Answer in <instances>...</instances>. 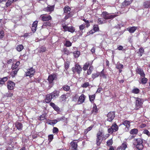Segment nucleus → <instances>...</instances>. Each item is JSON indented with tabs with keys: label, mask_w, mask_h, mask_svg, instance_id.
I'll list each match as a JSON object with an SVG mask.
<instances>
[{
	"label": "nucleus",
	"mask_w": 150,
	"mask_h": 150,
	"mask_svg": "<svg viewBox=\"0 0 150 150\" xmlns=\"http://www.w3.org/2000/svg\"><path fill=\"white\" fill-rule=\"evenodd\" d=\"M59 96V92L54 91L51 93L47 95L45 99V102L47 103L50 102L52 98H56Z\"/></svg>",
	"instance_id": "f257e3e1"
},
{
	"label": "nucleus",
	"mask_w": 150,
	"mask_h": 150,
	"mask_svg": "<svg viewBox=\"0 0 150 150\" xmlns=\"http://www.w3.org/2000/svg\"><path fill=\"white\" fill-rule=\"evenodd\" d=\"M143 140L141 138L135 139L133 142V144L136 148L139 150H142L143 148Z\"/></svg>",
	"instance_id": "f03ea898"
},
{
	"label": "nucleus",
	"mask_w": 150,
	"mask_h": 150,
	"mask_svg": "<svg viewBox=\"0 0 150 150\" xmlns=\"http://www.w3.org/2000/svg\"><path fill=\"white\" fill-rule=\"evenodd\" d=\"M64 14L65 15V19H67L69 17H71L72 15L71 14L70 12L71 8L68 6H65L64 9Z\"/></svg>",
	"instance_id": "7ed1b4c3"
},
{
	"label": "nucleus",
	"mask_w": 150,
	"mask_h": 150,
	"mask_svg": "<svg viewBox=\"0 0 150 150\" xmlns=\"http://www.w3.org/2000/svg\"><path fill=\"white\" fill-rule=\"evenodd\" d=\"M103 134L101 132H99L97 134L96 144L97 145L99 146L102 141Z\"/></svg>",
	"instance_id": "20e7f679"
},
{
	"label": "nucleus",
	"mask_w": 150,
	"mask_h": 150,
	"mask_svg": "<svg viewBox=\"0 0 150 150\" xmlns=\"http://www.w3.org/2000/svg\"><path fill=\"white\" fill-rule=\"evenodd\" d=\"M118 129V127L116 124H113L112 125L111 127L108 129V133L112 134L113 132L117 131Z\"/></svg>",
	"instance_id": "39448f33"
},
{
	"label": "nucleus",
	"mask_w": 150,
	"mask_h": 150,
	"mask_svg": "<svg viewBox=\"0 0 150 150\" xmlns=\"http://www.w3.org/2000/svg\"><path fill=\"white\" fill-rule=\"evenodd\" d=\"M72 71L74 73L77 72L78 74H79L82 71V68L79 64H76L74 68H72Z\"/></svg>",
	"instance_id": "423d86ee"
},
{
	"label": "nucleus",
	"mask_w": 150,
	"mask_h": 150,
	"mask_svg": "<svg viewBox=\"0 0 150 150\" xmlns=\"http://www.w3.org/2000/svg\"><path fill=\"white\" fill-rule=\"evenodd\" d=\"M35 72V69L31 67L28 70V71L25 73L26 76H29L30 77H32Z\"/></svg>",
	"instance_id": "0eeeda50"
},
{
	"label": "nucleus",
	"mask_w": 150,
	"mask_h": 150,
	"mask_svg": "<svg viewBox=\"0 0 150 150\" xmlns=\"http://www.w3.org/2000/svg\"><path fill=\"white\" fill-rule=\"evenodd\" d=\"M115 112H110L107 115V120L109 122L111 121L114 118Z\"/></svg>",
	"instance_id": "6e6552de"
},
{
	"label": "nucleus",
	"mask_w": 150,
	"mask_h": 150,
	"mask_svg": "<svg viewBox=\"0 0 150 150\" xmlns=\"http://www.w3.org/2000/svg\"><path fill=\"white\" fill-rule=\"evenodd\" d=\"M7 88L8 90H12L15 86V83L13 82L9 81L7 82Z\"/></svg>",
	"instance_id": "1a4fd4ad"
},
{
	"label": "nucleus",
	"mask_w": 150,
	"mask_h": 150,
	"mask_svg": "<svg viewBox=\"0 0 150 150\" xmlns=\"http://www.w3.org/2000/svg\"><path fill=\"white\" fill-rule=\"evenodd\" d=\"M136 98V106L137 107H139L142 105V99L139 98Z\"/></svg>",
	"instance_id": "9d476101"
},
{
	"label": "nucleus",
	"mask_w": 150,
	"mask_h": 150,
	"mask_svg": "<svg viewBox=\"0 0 150 150\" xmlns=\"http://www.w3.org/2000/svg\"><path fill=\"white\" fill-rule=\"evenodd\" d=\"M56 78V76L55 74L50 75L48 78V80L50 83H52L53 80Z\"/></svg>",
	"instance_id": "9b49d317"
},
{
	"label": "nucleus",
	"mask_w": 150,
	"mask_h": 150,
	"mask_svg": "<svg viewBox=\"0 0 150 150\" xmlns=\"http://www.w3.org/2000/svg\"><path fill=\"white\" fill-rule=\"evenodd\" d=\"M132 1V0H125L122 4V7H125L128 6L131 3Z\"/></svg>",
	"instance_id": "f8f14e48"
},
{
	"label": "nucleus",
	"mask_w": 150,
	"mask_h": 150,
	"mask_svg": "<svg viewBox=\"0 0 150 150\" xmlns=\"http://www.w3.org/2000/svg\"><path fill=\"white\" fill-rule=\"evenodd\" d=\"M85 99L84 95L82 94L79 97L78 100V103L79 104H81L84 102Z\"/></svg>",
	"instance_id": "ddd939ff"
},
{
	"label": "nucleus",
	"mask_w": 150,
	"mask_h": 150,
	"mask_svg": "<svg viewBox=\"0 0 150 150\" xmlns=\"http://www.w3.org/2000/svg\"><path fill=\"white\" fill-rule=\"evenodd\" d=\"M38 23V21H35L33 23L31 28V30L33 32H35L36 30Z\"/></svg>",
	"instance_id": "4468645a"
},
{
	"label": "nucleus",
	"mask_w": 150,
	"mask_h": 150,
	"mask_svg": "<svg viewBox=\"0 0 150 150\" xmlns=\"http://www.w3.org/2000/svg\"><path fill=\"white\" fill-rule=\"evenodd\" d=\"M54 6H48L44 8V10L47 12H51L54 10Z\"/></svg>",
	"instance_id": "2eb2a0df"
},
{
	"label": "nucleus",
	"mask_w": 150,
	"mask_h": 150,
	"mask_svg": "<svg viewBox=\"0 0 150 150\" xmlns=\"http://www.w3.org/2000/svg\"><path fill=\"white\" fill-rule=\"evenodd\" d=\"M52 18L51 16H44L42 17V20L43 21H48L49 20L51 19Z\"/></svg>",
	"instance_id": "dca6fc26"
},
{
	"label": "nucleus",
	"mask_w": 150,
	"mask_h": 150,
	"mask_svg": "<svg viewBox=\"0 0 150 150\" xmlns=\"http://www.w3.org/2000/svg\"><path fill=\"white\" fill-rule=\"evenodd\" d=\"M93 62V61H92V62H86L83 66V69L84 71L86 70L89 66H91V65Z\"/></svg>",
	"instance_id": "f3484780"
},
{
	"label": "nucleus",
	"mask_w": 150,
	"mask_h": 150,
	"mask_svg": "<svg viewBox=\"0 0 150 150\" xmlns=\"http://www.w3.org/2000/svg\"><path fill=\"white\" fill-rule=\"evenodd\" d=\"M127 147V144L126 142L123 143L122 145L118 148H117V150H120L121 149L122 150H125Z\"/></svg>",
	"instance_id": "a211bd4d"
},
{
	"label": "nucleus",
	"mask_w": 150,
	"mask_h": 150,
	"mask_svg": "<svg viewBox=\"0 0 150 150\" xmlns=\"http://www.w3.org/2000/svg\"><path fill=\"white\" fill-rule=\"evenodd\" d=\"M16 126L19 130H21L23 128V125L21 123L17 122L16 124Z\"/></svg>",
	"instance_id": "6ab92c4d"
},
{
	"label": "nucleus",
	"mask_w": 150,
	"mask_h": 150,
	"mask_svg": "<svg viewBox=\"0 0 150 150\" xmlns=\"http://www.w3.org/2000/svg\"><path fill=\"white\" fill-rule=\"evenodd\" d=\"M137 72L142 77H144L145 74L144 72L142 69L138 68L137 70Z\"/></svg>",
	"instance_id": "aec40b11"
},
{
	"label": "nucleus",
	"mask_w": 150,
	"mask_h": 150,
	"mask_svg": "<svg viewBox=\"0 0 150 150\" xmlns=\"http://www.w3.org/2000/svg\"><path fill=\"white\" fill-rule=\"evenodd\" d=\"M50 105L52 106L53 108L56 111L59 110V108L55 104L53 103H50Z\"/></svg>",
	"instance_id": "412c9836"
},
{
	"label": "nucleus",
	"mask_w": 150,
	"mask_h": 150,
	"mask_svg": "<svg viewBox=\"0 0 150 150\" xmlns=\"http://www.w3.org/2000/svg\"><path fill=\"white\" fill-rule=\"evenodd\" d=\"M136 28L135 27H129L127 28V30L130 33H133L136 30Z\"/></svg>",
	"instance_id": "4be33fe9"
},
{
	"label": "nucleus",
	"mask_w": 150,
	"mask_h": 150,
	"mask_svg": "<svg viewBox=\"0 0 150 150\" xmlns=\"http://www.w3.org/2000/svg\"><path fill=\"white\" fill-rule=\"evenodd\" d=\"M8 80V77H5L2 78H0V84H3Z\"/></svg>",
	"instance_id": "5701e85b"
},
{
	"label": "nucleus",
	"mask_w": 150,
	"mask_h": 150,
	"mask_svg": "<svg viewBox=\"0 0 150 150\" xmlns=\"http://www.w3.org/2000/svg\"><path fill=\"white\" fill-rule=\"evenodd\" d=\"M122 124L126 127L128 128L130 127V122L128 120H125L123 122Z\"/></svg>",
	"instance_id": "b1692460"
},
{
	"label": "nucleus",
	"mask_w": 150,
	"mask_h": 150,
	"mask_svg": "<svg viewBox=\"0 0 150 150\" xmlns=\"http://www.w3.org/2000/svg\"><path fill=\"white\" fill-rule=\"evenodd\" d=\"M38 52L40 53L43 52H45L46 50V48L45 47L41 46L38 49Z\"/></svg>",
	"instance_id": "393cba45"
},
{
	"label": "nucleus",
	"mask_w": 150,
	"mask_h": 150,
	"mask_svg": "<svg viewBox=\"0 0 150 150\" xmlns=\"http://www.w3.org/2000/svg\"><path fill=\"white\" fill-rule=\"evenodd\" d=\"M76 140L74 141L71 142V148H77V142H75Z\"/></svg>",
	"instance_id": "a878e982"
},
{
	"label": "nucleus",
	"mask_w": 150,
	"mask_h": 150,
	"mask_svg": "<svg viewBox=\"0 0 150 150\" xmlns=\"http://www.w3.org/2000/svg\"><path fill=\"white\" fill-rule=\"evenodd\" d=\"M51 25V24L48 21H45L44 22L43 25L42 26V28H44L45 26H50Z\"/></svg>",
	"instance_id": "bb28decb"
},
{
	"label": "nucleus",
	"mask_w": 150,
	"mask_h": 150,
	"mask_svg": "<svg viewBox=\"0 0 150 150\" xmlns=\"http://www.w3.org/2000/svg\"><path fill=\"white\" fill-rule=\"evenodd\" d=\"M106 23L105 20H104L103 18H99L98 20V23L100 24H104Z\"/></svg>",
	"instance_id": "cd10ccee"
},
{
	"label": "nucleus",
	"mask_w": 150,
	"mask_h": 150,
	"mask_svg": "<svg viewBox=\"0 0 150 150\" xmlns=\"http://www.w3.org/2000/svg\"><path fill=\"white\" fill-rule=\"evenodd\" d=\"M98 111L97 106L95 104L93 105V108L92 110V113H96Z\"/></svg>",
	"instance_id": "c85d7f7f"
},
{
	"label": "nucleus",
	"mask_w": 150,
	"mask_h": 150,
	"mask_svg": "<svg viewBox=\"0 0 150 150\" xmlns=\"http://www.w3.org/2000/svg\"><path fill=\"white\" fill-rule=\"evenodd\" d=\"M116 16V15L114 14H110L108 13V16H107L108 17H107L106 19H113Z\"/></svg>",
	"instance_id": "c756f323"
},
{
	"label": "nucleus",
	"mask_w": 150,
	"mask_h": 150,
	"mask_svg": "<svg viewBox=\"0 0 150 150\" xmlns=\"http://www.w3.org/2000/svg\"><path fill=\"white\" fill-rule=\"evenodd\" d=\"M93 69V67L92 66H90L89 69L88 70L87 74L88 75H90L92 72Z\"/></svg>",
	"instance_id": "7c9ffc66"
},
{
	"label": "nucleus",
	"mask_w": 150,
	"mask_h": 150,
	"mask_svg": "<svg viewBox=\"0 0 150 150\" xmlns=\"http://www.w3.org/2000/svg\"><path fill=\"white\" fill-rule=\"evenodd\" d=\"M144 6L145 8H148L150 7V1H147L144 2Z\"/></svg>",
	"instance_id": "2f4dec72"
},
{
	"label": "nucleus",
	"mask_w": 150,
	"mask_h": 150,
	"mask_svg": "<svg viewBox=\"0 0 150 150\" xmlns=\"http://www.w3.org/2000/svg\"><path fill=\"white\" fill-rule=\"evenodd\" d=\"M73 53L75 58L78 57L80 54V52L79 51H75L73 52Z\"/></svg>",
	"instance_id": "473e14b6"
},
{
	"label": "nucleus",
	"mask_w": 150,
	"mask_h": 150,
	"mask_svg": "<svg viewBox=\"0 0 150 150\" xmlns=\"http://www.w3.org/2000/svg\"><path fill=\"white\" fill-rule=\"evenodd\" d=\"M23 49V46L21 45H18L16 48L18 52L21 51Z\"/></svg>",
	"instance_id": "72a5a7b5"
},
{
	"label": "nucleus",
	"mask_w": 150,
	"mask_h": 150,
	"mask_svg": "<svg viewBox=\"0 0 150 150\" xmlns=\"http://www.w3.org/2000/svg\"><path fill=\"white\" fill-rule=\"evenodd\" d=\"M138 130L137 129H132L130 131V133L132 134H135L138 133Z\"/></svg>",
	"instance_id": "f704fd0d"
},
{
	"label": "nucleus",
	"mask_w": 150,
	"mask_h": 150,
	"mask_svg": "<svg viewBox=\"0 0 150 150\" xmlns=\"http://www.w3.org/2000/svg\"><path fill=\"white\" fill-rule=\"evenodd\" d=\"M58 122L57 120H50L48 122V124L51 125H54Z\"/></svg>",
	"instance_id": "c9c22d12"
},
{
	"label": "nucleus",
	"mask_w": 150,
	"mask_h": 150,
	"mask_svg": "<svg viewBox=\"0 0 150 150\" xmlns=\"http://www.w3.org/2000/svg\"><path fill=\"white\" fill-rule=\"evenodd\" d=\"M100 73L99 72H97L96 73L93 74L92 75V77L93 79L97 78L100 75Z\"/></svg>",
	"instance_id": "e433bc0d"
},
{
	"label": "nucleus",
	"mask_w": 150,
	"mask_h": 150,
	"mask_svg": "<svg viewBox=\"0 0 150 150\" xmlns=\"http://www.w3.org/2000/svg\"><path fill=\"white\" fill-rule=\"evenodd\" d=\"M123 65L120 64L119 63H117L116 65V67L118 69H122L123 68Z\"/></svg>",
	"instance_id": "4c0bfd02"
},
{
	"label": "nucleus",
	"mask_w": 150,
	"mask_h": 150,
	"mask_svg": "<svg viewBox=\"0 0 150 150\" xmlns=\"http://www.w3.org/2000/svg\"><path fill=\"white\" fill-rule=\"evenodd\" d=\"M139 90L137 88H134L132 91V93L135 94H138L139 92Z\"/></svg>",
	"instance_id": "58836bf2"
},
{
	"label": "nucleus",
	"mask_w": 150,
	"mask_h": 150,
	"mask_svg": "<svg viewBox=\"0 0 150 150\" xmlns=\"http://www.w3.org/2000/svg\"><path fill=\"white\" fill-rule=\"evenodd\" d=\"M108 12H104L103 13L102 16L104 19L106 20L107 17H108L107 16H108Z\"/></svg>",
	"instance_id": "ea45409f"
},
{
	"label": "nucleus",
	"mask_w": 150,
	"mask_h": 150,
	"mask_svg": "<svg viewBox=\"0 0 150 150\" xmlns=\"http://www.w3.org/2000/svg\"><path fill=\"white\" fill-rule=\"evenodd\" d=\"M96 96L95 94L89 96V98L90 101L92 102L95 98Z\"/></svg>",
	"instance_id": "a19ab883"
},
{
	"label": "nucleus",
	"mask_w": 150,
	"mask_h": 150,
	"mask_svg": "<svg viewBox=\"0 0 150 150\" xmlns=\"http://www.w3.org/2000/svg\"><path fill=\"white\" fill-rule=\"evenodd\" d=\"M62 52L64 54H66L67 55L71 53L69 51L67 50L66 48H64L62 50Z\"/></svg>",
	"instance_id": "79ce46f5"
},
{
	"label": "nucleus",
	"mask_w": 150,
	"mask_h": 150,
	"mask_svg": "<svg viewBox=\"0 0 150 150\" xmlns=\"http://www.w3.org/2000/svg\"><path fill=\"white\" fill-rule=\"evenodd\" d=\"M62 88L63 89V90L64 91H68L69 90H70V88L69 86L67 85H64V86Z\"/></svg>",
	"instance_id": "37998d69"
},
{
	"label": "nucleus",
	"mask_w": 150,
	"mask_h": 150,
	"mask_svg": "<svg viewBox=\"0 0 150 150\" xmlns=\"http://www.w3.org/2000/svg\"><path fill=\"white\" fill-rule=\"evenodd\" d=\"M13 2V0H8L6 4V6L8 7L10 6Z\"/></svg>",
	"instance_id": "c03bdc74"
},
{
	"label": "nucleus",
	"mask_w": 150,
	"mask_h": 150,
	"mask_svg": "<svg viewBox=\"0 0 150 150\" xmlns=\"http://www.w3.org/2000/svg\"><path fill=\"white\" fill-rule=\"evenodd\" d=\"M141 80V82L142 83L145 84L146 83L147 81V79L146 78L143 77Z\"/></svg>",
	"instance_id": "a18cd8bd"
},
{
	"label": "nucleus",
	"mask_w": 150,
	"mask_h": 150,
	"mask_svg": "<svg viewBox=\"0 0 150 150\" xmlns=\"http://www.w3.org/2000/svg\"><path fill=\"white\" fill-rule=\"evenodd\" d=\"M89 86V83L88 82H85L82 84L81 86L83 88H87Z\"/></svg>",
	"instance_id": "49530a36"
},
{
	"label": "nucleus",
	"mask_w": 150,
	"mask_h": 150,
	"mask_svg": "<svg viewBox=\"0 0 150 150\" xmlns=\"http://www.w3.org/2000/svg\"><path fill=\"white\" fill-rule=\"evenodd\" d=\"M66 99V95H63L60 97V100L62 102L64 101Z\"/></svg>",
	"instance_id": "de8ad7c7"
},
{
	"label": "nucleus",
	"mask_w": 150,
	"mask_h": 150,
	"mask_svg": "<svg viewBox=\"0 0 150 150\" xmlns=\"http://www.w3.org/2000/svg\"><path fill=\"white\" fill-rule=\"evenodd\" d=\"M57 120L58 121V122L63 120L66 121L67 120V118H66L64 117L63 116L62 117L58 118Z\"/></svg>",
	"instance_id": "09e8293b"
},
{
	"label": "nucleus",
	"mask_w": 150,
	"mask_h": 150,
	"mask_svg": "<svg viewBox=\"0 0 150 150\" xmlns=\"http://www.w3.org/2000/svg\"><path fill=\"white\" fill-rule=\"evenodd\" d=\"M18 70V69H15V70L13 71V70L11 72V74L12 76H14L17 73V72Z\"/></svg>",
	"instance_id": "8fccbe9b"
},
{
	"label": "nucleus",
	"mask_w": 150,
	"mask_h": 150,
	"mask_svg": "<svg viewBox=\"0 0 150 150\" xmlns=\"http://www.w3.org/2000/svg\"><path fill=\"white\" fill-rule=\"evenodd\" d=\"M65 45L67 47H70L71 45V43L69 41H66L65 42Z\"/></svg>",
	"instance_id": "3c124183"
},
{
	"label": "nucleus",
	"mask_w": 150,
	"mask_h": 150,
	"mask_svg": "<svg viewBox=\"0 0 150 150\" xmlns=\"http://www.w3.org/2000/svg\"><path fill=\"white\" fill-rule=\"evenodd\" d=\"M75 30L74 28L73 27H69L68 29V31L71 33H73Z\"/></svg>",
	"instance_id": "603ef678"
},
{
	"label": "nucleus",
	"mask_w": 150,
	"mask_h": 150,
	"mask_svg": "<svg viewBox=\"0 0 150 150\" xmlns=\"http://www.w3.org/2000/svg\"><path fill=\"white\" fill-rule=\"evenodd\" d=\"M143 133L146 134L148 136H150V132L147 130L145 129L143 131Z\"/></svg>",
	"instance_id": "864d4df0"
},
{
	"label": "nucleus",
	"mask_w": 150,
	"mask_h": 150,
	"mask_svg": "<svg viewBox=\"0 0 150 150\" xmlns=\"http://www.w3.org/2000/svg\"><path fill=\"white\" fill-rule=\"evenodd\" d=\"M93 30L94 32L98 31L99 30V28L98 26L97 25H95L93 26Z\"/></svg>",
	"instance_id": "5fc2aeb1"
},
{
	"label": "nucleus",
	"mask_w": 150,
	"mask_h": 150,
	"mask_svg": "<svg viewBox=\"0 0 150 150\" xmlns=\"http://www.w3.org/2000/svg\"><path fill=\"white\" fill-rule=\"evenodd\" d=\"M107 144L108 146H110L112 144V139H110L108 140L107 142Z\"/></svg>",
	"instance_id": "6e6d98bb"
},
{
	"label": "nucleus",
	"mask_w": 150,
	"mask_h": 150,
	"mask_svg": "<svg viewBox=\"0 0 150 150\" xmlns=\"http://www.w3.org/2000/svg\"><path fill=\"white\" fill-rule=\"evenodd\" d=\"M13 96V93L11 92H8V93H6V97H11Z\"/></svg>",
	"instance_id": "4d7b16f0"
},
{
	"label": "nucleus",
	"mask_w": 150,
	"mask_h": 150,
	"mask_svg": "<svg viewBox=\"0 0 150 150\" xmlns=\"http://www.w3.org/2000/svg\"><path fill=\"white\" fill-rule=\"evenodd\" d=\"M93 126H91L88 127L85 130V133H87L88 131H90L92 128Z\"/></svg>",
	"instance_id": "13d9d810"
},
{
	"label": "nucleus",
	"mask_w": 150,
	"mask_h": 150,
	"mask_svg": "<svg viewBox=\"0 0 150 150\" xmlns=\"http://www.w3.org/2000/svg\"><path fill=\"white\" fill-rule=\"evenodd\" d=\"M45 114H42L40 115L39 118V120H43L45 119Z\"/></svg>",
	"instance_id": "bf43d9fd"
},
{
	"label": "nucleus",
	"mask_w": 150,
	"mask_h": 150,
	"mask_svg": "<svg viewBox=\"0 0 150 150\" xmlns=\"http://www.w3.org/2000/svg\"><path fill=\"white\" fill-rule=\"evenodd\" d=\"M69 65V62H66L65 63V67L66 69L68 68Z\"/></svg>",
	"instance_id": "052dcab7"
},
{
	"label": "nucleus",
	"mask_w": 150,
	"mask_h": 150,
	"mask_svg": "<svg viewBox=\"0 0 150 150\" xmlns=\"http://www.w3.org/2000/svg\"><path fill=\"white\" fill-rule=\"evenodd\" d=\"M11 68L13 70L14 69H18V67L15 64H13L12 65Z\"/></svg>",
	"instance_id": "680f3d73"
},
{
	"label": "nucleus",
	"mask_w": 150,
	"mask_h": 150,
	"mask_svg": "<svg viewBox=\"0 0 150 150\" xmlns=\"http://www.w3.org/2000/svg\"><path fill=\"white\" fill-rule=\"evenodd\" d=\"M58 131V129L56 127H54L53 128V133L57 132Z\"/></svg>",
	"instance_id": "e2e57ef3"
},
{
	"label": "nucleus",
	"mask_w": 150,
	"mask_h": 150,
	"mask_svg": "<svg viewBox=\"0 0 150 150\" xmlns=\"http://www.w3.org/2000/svg\"><path fill=\"white\" fill-rule=\"evenodd\" d=\"M144 52V50L143 48H140L139 49V52L140 53V54L141 56L142 55Z\"/></svg>",
	"instance_id": "0e129e2a"
},
{
	"label": "nucleus",
	"mask_w": 150,
	"mask_h": 150,
	"mask_svg": "<svg viewBox=\"0 0 150 150\" xmlns=\"http://www.w3.org/2000/svg\"><path fill=\"white\" fill-rule=\"evenodd\" d=\"M48 138L50 140L49 141L50 142L52 141V139L53 138V136L52 135H50L48 136Z\"/></svg>",
	"instance_id": "69168bd1"
},
{
	"label": "nucleus",
	"mask_w": 150,
	"mask_h": 150,
	"mask_svg": "<svg viewBox=\"0 0 150 150\" xmlns=\"http://www.w3.org/2000/svg\"><path fill=\"white\" fill-rule=\"evenodd\" d=\"M4 36V32L3 31H0V38H1Z\"/></svg>",
	"instance_id": "338daca9"
},
{
	"label": "nucleus",
	"mask_w": 150,
	"mask_h": 150,
	"mask_svg": "<svg viewBox=\"0 0 150 150\" xmlns=\"http://www.w3.org/2000/svg\"><path fill=\"white\" fill-rule=\"evenodd\" d=\"M69 27L67 26L66 25H64L63 26V28L64 29L65 31H68Z\"/></svg>",
	"instance_id": "774afa93"
}]
</instances>
